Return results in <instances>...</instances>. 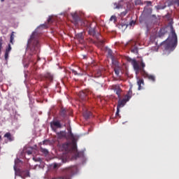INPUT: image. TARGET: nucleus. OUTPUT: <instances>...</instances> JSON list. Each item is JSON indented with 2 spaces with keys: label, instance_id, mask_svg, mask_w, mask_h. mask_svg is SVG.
Instances as JSON below:
<instances>
[{
  "label": "nucleus",
  "instance_id": "nucleus-53",
  "mask_svg": "<svg viewBox=\"0 0 179 179\" xmlns=\"http://www.w3.org/2000/svg\"><path fill=\"white\" fill-rule=\"evenodd\" d=\"M26 76H27V74H25V78H26Z\"/></svg>",
  "mask_w": 179,
  "mask_h": 179
},
{
  "label": "nucleus",
  "instance_id": "nucleus-21",
  "mask_svg": "<svg viewBox=\"0 0 179 179\" xmlns=\"http://www.w3.org/2000/svg\"><path fill=\"white\" fill-rule=\"evenodd\" d=\"M88 34L90 36H92V37H94L96 36V30L94 28H90L88 30Z\"/></svg>",
  "mask_w": 179,
  "mask_h": 179
},
{
  "label": "nucleus",
  "instance_id": "nucleus-24",
  "mask_svg": "<svg viewBox=\"0 0 179 179\" xmlns=\"http://www.w3.org/2000/svg\"><path fill=\"white\" fill-rule=\"evenodd\" d=\"M76 38H78L79 40V41L83 40V38H84L83 33L77 34L76 35Z\"/></svg>",
  "mask_w": 179,
  "mask_h": 179
},
{
  "label": "nucleus",
  "instance_id": "nucleus-14",
  "mask_svg": "<svg viewBox=\"0 0 179 179\" xmlns=\"http://www.w3.org/2000/svg\"><path fill=\"white\" fill-rule=\"evenodd\" d=\"M52 128H62V124L59 121H54L50 124Z\"/></svg>",
  "mask_w": 179,
  "mask_h": 179
},
{
  "label": "nucleus",
  "instance_id": "nucleus-42",
  "mask_svg": "<svg viewBox=\"0 0 179 179\" xmlns=\"http://www.w3.org/2000/svg\"><path fill=\"white\" fill-rule=\"evenodd\" d=\"M27 155H31L32 152L31 150H27Z\"/></svg>",
  "mask_w": 179,
  "mask_h": 179
},
{
  "label": "nucleus",
  "instance_id": "nucleus-26",
  "mask_svg": "<svg viewBox=\"0 0 179 179\" xmlns=\"http://www.w3.org/2000/svg\"><path fill=\"white\" fill-rule=\"evenodd\" d=\"M114 9H122V5L120 3H115Z\"/></svg>",
  "mask_w": 179,
  "mask_h": 179
},
{
  "label": "nucleus",
  "instance_id": "nucleus-18",
  "mask_svg": "<svg viewBox=\"0 0 179 179\" xmlns=\"http://www.w3.org/2000/svg\"><path fill=\"white\" fill-rule=\"evenodd\" d=\"M71 16L73 20L75 21V23H78L79 20H80V17H79V15H78V13H76L71 14Z\"/></svg>",
  "mask_w": 179,
  "mask_h": 179
},
{
  "label": "nucleus",
  "instance_id": "nucleus-54",
  "mask_svg": "<svg viewBox=\"0 0 179 179\" xmlns=\"http://www.w3.org/2000/svg\"><path fill=\"white\" fill-rule=\"evenodd\" d=\"M52 179H55V178H52Z\"/></svg>",
  "mask_w": 179,
  "mask_h": 179
},
{
  "label": "nucleus",
  "instance_id": "nucleus-29",
  "mask_svg": "<svg viewBox=\"0 0 179 179\" xmlns=\"http://www.w3.org/2000/svg\"><path fill=\"white\" fill-rule=\"evenodd\" d=\"M69 138H71V139H75V136L73 135V133H72V130H69Z\"/></svg>",
  "mask_w": 179,
  "mask_h": 179
},
{
  "label": "nucleus",
  "instance_id": "nucleus-3",
  "mask_svg": "<svg viewBox=\"0 0 179 179\" xmlns=\"http://www.w3.org/2000/svg\"><path fill=\"white\" fill-rule=\"evenodd\" d=\"M22 160L17 159L15 160V164H17V163H21ZM14 171H15V176H19L20 177H21V178H26V177H30V171H29L28 169L26 170H23V171H20L18 170L16 168V165L14 166Z\"/></svg>",
  "mask_w": 179,
  "mask_h": 179
},
{
  "label": "nucleus",
  "instance_id": "nucleus-49",
  "mask_svg": "<svg viewBox=\"0 0 179 179\" xmlns=\"http://www.w3.org/2000/svg\"><path fill=\"white\" fill-rule=\"evenodd\" d=\"M1 139H2V136L0 135V141H1Z\"/></svg>",
  "mask_w": 179,
  "mask_h": 179
},
{
  "label": "nucleus",
  "instance_id": "nucleus-41",
  "mask_svg": "<svg viewBox=\"0 0 179 179\" xmlns=\"http://www.w3.org/2000/svg\"><path fill=\"white\" fill-rule=\"evenodd\" d=\"M162 31H163V29H161V30H160V33H159V36H163V35H164V32H163V33L162 34Z\"/></svg>",
  "mask_w": 179,
  "mask_h": 179
},
{
  "label": "nucleus",
  "instance_id": "nucleus-37",
  "mask_svg": "<svg viewBox=\"0 0 179 179\" xmlns=\"http://www.w3.org/2000/svg\"><path fill=\"white\" fill-rule=\"evenodd\" d=\"M130 26H134L135 24V21L132 20L129 23Z\"/></svg>",
  "mask_w": 179,
  "mask_h": 179
},
{
  "label": "nucleus",
  "instance_id": "nucleus-25",
  "mask_svg": "<svg viewBox=\"0 0 179 179\" xmlns=\"http://www.w3.org/2000/svg\"><path fill=\"white\" fill-rule=\"evenodd\" d=\"M95 78H100L101 76V70L98 69L94 72Z\"/></svg>",
  "mask_w": 179,
  "mask_h": 179
},
{
  "label": "nucleus",
  "instance_id": "nucleus-28",
  "mask_svg": "<svg viewBox=\"0 0 179 179\" xmlns=\"http://www.w3.org/2000/svg\"><path fill=\"white\" fill-rule=\"evenodd\" d=\"M3 44V39H2V37H0V55L2 52V48H3V46H2Z\"/></svg>",
  "mask_w": 179,
  "mask_h": 179
},
{
  "label": "nucleus",
  "instance_id": "nucleus-10",
  "mask_svg": "<svg viewBox=\"0 0 179 179\" xmlns=\"http://www.w3.org/2000/svg\"><path fill=\"white\" fill-rule=\"evenodd\" d=\"M142 76L150 80L151 82H156V76L153 74H149L144 72V74H143Z\"/></svg>",
  "mask_w": 179,
  "mask_h": 179
},
{
  "label": "nucleus",
  "instance_id": "nucleus-5",
  "mask_svg": "<svg viewBox=\"0 0 179 179\" xmlns=\"http://www.w3.org/2000/svg\"><path fill=\"white\" fill-rule=\"evenodd\" d=\"M76 173H78V166H73L66 168V174L68 178H65V179H71L70 177H72V176H75Z\"/></svg>",
  "mask_w": 179,
  "mask_h": 179
},
{
  "label": "nucleus",
  "instance_id": "nucleus-46",
  "mask_svg": "<svg viewBox=\"0 0 179 179\" xmlns=\"http://www.w3.org/2000/svg\"><path fill=\"white\" fill-rule=\"evenodd\" d=\"M148 5H152V1H148Z\"/></svg>",
  "mask_w": 179,
  "mask_h": 179
},
{
  "label": "nucleus",
  "instance_id": "nucleus-32",
  "mask_svg": "<svg viewBox=\"0 0 179 179\" xmlns=\"http://www.w3.org/2000/svg\"><path fill=\"white\" fill-rule=\"evenodd\" d=\"M108 54L112 59L114 58V57L113 56V50H111V49L108 50Z\"/></svg>",
  "mask_w": 179,
  "mask_h": 179
},
{
  "label": "nucleus",
  "instance_id": "nucleus-13",
  "mask_svg": "<svg viewBox=\"0 0 179 179\" xmlns=\"http://www.w3.org/2000/svg\"><path fill=\"white\" fill-rule=\"evenodd\" d=\"M127 101H127V99L125 98H124L122 100H120L118 101L117 108L120 109L121 108L124 107V106H125V104L127 103Z\"/></svg>",
  "mask_w": 179,
  "mask_h": 179
},
{
  "label": "nucleus",
  "instance_id": "nucleus-8",
  "mask_svg": "<svg viewBox=\"0 0 179 179\" xmlns=\"http://www.w3.org/2000/svg\"><path fill=\"white\" fill-rule=\"evenodd\" d=\"M145 66H146V64H145V63L143 62H141V66L138 64V70L135 71L136 73L138 74V73H139V72H141V74L142 76L144 75L145 73H146V71H145Z\"/></svg>",
  "mask_w": 179,
  "mask_h": 179
},
{
  "label": "nucleus",
  "instance_id": "nucleus-27",
  "mask_svg": "<svg viewBox=\"0 0 179 179\" xmlns=\"http://www.w3.org/2000/svg\"><path fill=\"white\" fill-rule=\"evenodd\" d=\"M13 40H15V31H13L10 36V43L13 44Z\"/></svg>",
  "mask_w": 179,
  "mask_h": 179
},
{
  "label": "nucleus",
  "instance_id": "nucleus-31",
  "mask_svg": "<svg viewBox=\"0 0 179 179\" xmlns=\"http://www.w3.org/2000/svg\"><path fill=\"white\" fill-rule=\"evenodd\" d=\"M110 22H114V23H115V22H117V17L112 15L110 18Z\"/></svg>",
  "mask_w": 179,
  "mask_h": 179
},
{
  "label": "nucleus",
  "instance_id": "nucleus-12",
  "mask_svg": "<svg viewBox=\"0 0 179 179\" xmlns=\"http://www.w3.org/2000/svg\"><path fill=\"white\" fill-rule=\"evenodd\" d=\"M137 85L138 86V90H142V89H143V86L145 85L143 78H137Z\"/></svg>",
  "mask_w": 179,
  "mask_h": 179
},
{
  "label": "nucleus",
  "instance_id": "nucleus-48",
  "mask_svg": "<svg viewBox=\"0 0 179 179\" xmlns=\"http://www.w3.org/2000/svg\"><path fill=\"white\" fill-rule=\"evenodd\" d=\"M47 153H48V150H45V154L47 155Z\"/></svg>",
  "mask_w": 179,
  "mask_h": 179
},
{
  "label": "nucleus",
  "instance_id": "nucleus-43",
  "mask_svg": "<svg viewBox=\"0 0 179 179\" xmlns=\"http://www.w3.org/2000/svg\"><path fill=\"white\" fill-rule=\"evenodd\" d=\"M38 101H39V103H43L44 99H38Z\"/></svg>",
  "mask_w": 179,
  "mask_h": 179
},
{
  "label": "nucleus",
  "instance_id": "nucleus-1",
  "mask_svg": "<svg viewBox=\"0 0 179 179\" xmlns=\"http://www.w3.org/2000/svg\"><path fill=\"white\" fill-rule=\"evenodd\" d=\"M40 29H45V23L38 27L36 30L32 32L27 41V50H30L31 52H33V54H36L40 48V43L38 42V39H37V36L40 33V31H38Z\"/></svg>",
  "mask_w": 179,
  "mask_h": 179
},
{
  "label": "nucleus",
  "instance_id": "nucleus-22",
  "mask_svg": "<svg viewBox=\"0 0 179 179\" xmlns=\"http://www.w3.org/2000/svg\"><path fill=\"white\" fill-rule=\"evenodd\" d=\"M60 115L61 117H63V118L66 117V109L62 108L60 110Z\"/></svg>",
  "mask_w": 179,
  "mask_h": 179
},
{
  "label": "nucleus",
  "instance_id": "nucleus-17",
  "mask_svg": "<svg viewBox=\"0 0 179 179\" xmlns=\"http://www.w3.org/2000/svg\"><path fill=\"white\" fill-rule=\"evenodd\" d=\"M45 79L49 82H52V80H54V74L50 72H47L45 75Z\"/></svg>",
  "mask_w": 179,
  "mask_h": 179
},
{
  "label": "nucleus",
  "instance_id": "nucleus-34",
  "mask_svg": "<svg viewBox=\"0 0 179 179\" xmlns=\"http://www.w3.org/2000/svg\"><path fill=\"white\" fill-rule=\"evenodd\" d=\"M52 22H54V20L52 19V16L49 17V18L48 19V23L51 24L52 23Z\"/></svg>",
  "mask_w": 179,
  "mask_h": 179
},
{
  "label": "nucleus",
  "instance_id": "nucleus-44",
  "mask_svg": "<svg viewBox=\"0 0 179 179\" xmlns=\"http://www.w3.org/2000/svg\"><path fill=\"white\" fill-rule=\"evenodd\" d=\"M133 52H138V48H134L133 50H131Z\"/></svg>",
  "mask_w": 179,
  "mask_h": 179
},
{
  "label": "nucleus",
  "instance_id": "nucleus-9",
  "mask_svg": "<svg viewBox=\"0 0 179 179\" xmlns=\"http://www.w3.org/2000/svg\"><path fill=\"white\" fill-rule=\"evenodd\" d=\"M12 51V46L10 45V43L8 44V46L6 48L5 54H4V59L6 61H8L9 59V52Z\"/></svg>",
  "mask_w": 179,
  "mask_h": 179
},
{
  "label": "nucleus",
  "instance_id": "nucleus-45",
  "mask_svg": "<svg viewBox=\"0 0 179 179\" xmlns=\"http://www.w3.org/2000/svg\"><path fill=\"white\" fill-rule=\"evenodd\" d=\"M122 15H124V16H125V15H127V12L122 13Z\"/></svg>",
  "mask_w": 179,
  "mask_h": 179
},
{
  "label": "nucleus",
  "instance_id": "nucleus-23",
  "mask_svg": "<svg viewBox=\"0 0 179 179\" xmlns=\"http://www.w3.org/2000/svg\"><path fill=\"white\" fill-rule=\"evenodd\" d=\"M57 135L59 138H65V136H66V133L65 131H60L57 132Z\"/></svg>",
  "mask_w": 179,
  "mask_h": 179
},
{
  "label": "nucleus",
  "instance_id": "nucleus-47",
  "mask_svg": "<svg viewBox=\"0 0 179 179\" xmlns=\"http://www.w3.org/2000/svg\"><path fill=\"white\" fill-rule=\"evenodd\" d=\"M43 145H45V140L43 141Z\"/></svg>",
  "mask_w": 179,
  "mask_h": 179
},
{
  "label": "nucleus",
  "instance_id": "nucleus-15",
  "mask_svg": "<svg viewBox=\"0 0 179 179\" xmlns=\"http://www.w3.org/2000/svg\"><path fill=\"white\" fill-rule=\"evenodd\" d=\"M132 97V87H131L127 92V94L124 96V99L129 101L131 100V98Z\"/></svg>",
  "mask_w": 179,
  "mask_h": 179
},
{
  "label": "nucleus",
  "instance_id": "nucleus-38",
  "mask_svg": "<svg viewBox=\"0 0 179 179\" xmlns=\"http://www.w3.org/2000/svg\"><path fill=\"white\" fill-rule=\"evenodd\" d=\"M115 73L116 75H120V71L117 70V69H115Z\"/></svg>",
  "mask_w": 179,
  "mask_h": 179
},
{
  "label": "nucleus",
  "instance_id": "nucleus-39",
  "mask_svg": "<svg viewBox=\"0 0 179 179\" xmlns=\"http://www.w3.org/2000/svg\"><path fill=\"white\" fill-rule=\"evenodd\" d=\"M39 169H42L43 170H44V165H38Z\"/></svg>",
  "mask_w": 179,
  "mask_h": 179
},
{
  "label": "nucleus",
  "instance_id": "nucleus-51",
  "mask_svg": "<svg viewBox=\"0 0 179 179\" xmlns=\"http://www.w3.org/2000/svg\"><path fill=\"white\" fill-rule=\"evenodd\" d=\"M39 114H42V112H39Z\"/></svg>",
  "mask_w": 179,
  "mask_h": 179
},
{
  "label": "nucleus",
  "instance_id": "nucleus-16",
  "mask_svg": "<svg viewBox=\"0 0 179 179\" xmlns=\"http://www.w3.org/2000/svg\"><path fill=\"white\" fill-rule=\"evenodd\" d=\"M4 138H7L9 142H13L15 141V137L12 136L10 132H7L4 134Z\"/></svg>",
  "mask_w": 179,
  "mask_h": 179
},
{
  "label": "nucleus",
  "instance_id": "nucleus-7",
  "mask_svg": "<svg viewBox=\"0 0 179 179\" xmlns=\"http://www.w3.org/2000/svg\"><path fill=\"white\" fill-rule=\"evenodd\" d=\"M113 90H114L115 93L117 94L118 98L121 97V92H122V90H121V87L118 85H115L112 86Z\"/></svg>",
  "mask_w": 179,
  "mask_h": 179
},
{
  "label": "nucleus",
  "instance_id": "nucleus-30",
  "mask_svg": "<svg viewBox=\"0 0 179 179\" xmlns=\"http://www.w3.org/2000/svg\"><path fill=\"white\" fill-rule=\"evenodd\" d=\"M39 147H40V149H41V152H42V153L43 155H45V148H43V147L41 146V145H43L42 143H39Z\"/></svg>",
  "mask_w": 179,
  "mask_h": 179
},
{
  "label": "nucleus",
  "instance_id": "nucleus-40",
  "mask_svg": "<svg viewBox=\"0 0 179 179\" xmlns=\"http://www.w3.org/2000/svg\"><path fill=\"white\" fill-rule=\"evenodd\" d=\"M23 64H24V68H28L29 67V64H24V62H23Z\"/></svg>",
  "mask_w": 179,
  "mask_h": 179
},
{
  "label": "nucleus",
  "instance_id": "nucleus-6",
  "mask_svg": "<svg viewBox=\"0 0 179 179\" xmlns=\"http://www.w3.org/2000/svg\"><path fill=\"white\" fill-rule=\"evenodd\" d=\"M127 61H128V62H131L134 71H139V64L138 62H136L135 59H131V57H127Z\"/></svg>",
  "mask_w": 179,
  "mask_h": 179
},
{
  "label": "nucleus",
  "instance_id": "nucleus-20",
  "mask_svg": "<svg viewBox=\"0 0 179 179\" xmlns=\"http://www.w3.org/2000/svg\"><path fill=\"white\" fill-rule=\"evenodd\" d=\"M83 117L85 118V120H88V118H90V117H92V112L90 111L84 112Z\"/></svg>",
  "mask_w": 179,
  "mask_h": 179
},
{
  "label": "nucleus",
  "instance_id": "nucleus-36",
  "mask_svg": "<svg viewBox=\"0 0 179 179\" xmlns=\"http://www.w3.org/2000/svg\"><path fill=\"white\" fill-rule=\"evenodd\" d=\"M99 43L100 45H104L105 41L103 40H100V41H99Z\"/></svg>",
  "mask_w": 179,
  "mask_h": 179
},
{
  "label": "nucleus",
  "instance_id": "nucleus-19",
  "mask_svg": "<svg viewBox=\"0 0 179 179\" xmlns=\"http://www.w3.org/2000/svg\"><path fill=\"white\" fill-rule=\"evenodd\" d=\"M71 72L72 73H73L74 75L77 76H83V75H85V72L80 71H76L74 69H71Z\"/></svg>",
  "mask_w": 179,
  "mask_h": 179
},
{
  "label": "nucleus",
  "instance_id": "nucleus-2",
  "mask_svg": "<svg viewBox=\"0 0 179 179\" xmlns=\"http://www.w3.org/2000/svg\"><path fill=\"white\" fill-rule=\"evenodd\" d=\"M177 44H178L177 34H176V30L174 29L173 25H171V35H169L165 41L162 42V45L166 51L171 52L176 50Z\"/></svg>",
  "mask_w": 179,
  "mask_h": 179
},
{
  "label": "nucleus",
  "instance_id": "nucleus-33",
  "mask_svg": "<svg viewBox=\"0 0 179 179\" xmlns=\"http://www.w3.org/2000/svg\"><path fill=\"white\" fill-rule=\"evenodd\" d=\"M51 167L55 170V169H58V167H59V164L55 163L53 165H51Z\"/></svg>",
  "mask_w": 179,
  "mask_h": 179
},
{
  "label": "nucleus",
  "instance_id": "nucleus-35",
  "mask_svg": "<svg viewBox=\"0 0 179 179\" xmlns=\"http://www.w3.org/2000/svg\"><path fill=\"white\" fill-rule=\"evenodd\" d=\"M115 116L116 117H120V118H121V116H120V108H117V111H116V113H115Z\"/></svg>",
  "mask_w": 179,
  "mask_h": 179
},
{
  "label": "nucleus",
  "instance_id": "nucleus-11",
  "mask_svg": "<svg viewBox=\"0 0 179 179\" xmlns=\"http://www.w3.org/2000/svg\"><path fill=\"white\" fill-rule=\"evenodd\" d=\"M78 96L83 101H86L89 97H87V92L81 91L79 92Z\"/></svg>",
  "mask_w": 179,
  "mask_h": 179
},
{
  "label": "nucleus",
  "instance_id": "nucleus-4",
  "mask_svg": "<svg viewBox=\"0 0 179 179\" xmlns=\"http://www.w3.org/2000/svg\"><path fill=\"white\" fill-rule=\"evenodd\" d=\"M63 149L66 152H69L70 153H74L76 155V157H79V152H78V147L76 146V143L75 141H73L71 146L69 144H64L62 145Z\"/></svg>",
  "mask_w": 179,
  "mask_h": 179
},
{
  "label": "nucleus",
  "instance_id": "nucleus-50",
  "mask_svg": "<svg viewBox=\"0 0 179 179\" xmlns=\"http://www.w3.org/2000/svg\"><path fill=\"white\" fill-rule=\"evenodd\" d=\"M1 2H4L5 1V0H1Z\"/></svg>",
  "mask_w": 179,
  "mask_h": 179
},
{
  "label": "nucleus",
  "instance_id": "nucleus-52",
  "mask_svg": "<svg viewBox=\"0 0 179 179\" xmlns=\"http://www.w3.org/2000/svg\"><path fill=\"white\" fill-rule=\"evenodd\" d=\"M39 162H41V159H39Z\"/></svg>",
  "mask_w": 179,
  "mask_h": 179
}]
</instances>
